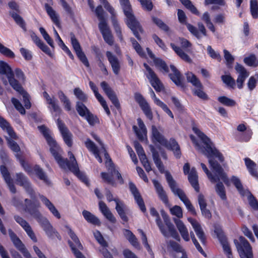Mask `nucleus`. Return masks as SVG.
<instances>
[{
	"label": "nucleus",
	"instance_id": "nucleus-1",
	"mask_svg": "<svg viewBox=\"0 0 258 258\" xmlns=\"http://www.w3.org/2000/svg\"><path fill=\"white\" fill-rule=\"evenodd\" d=\"M193 131L198 136L205 146H202L201 143L196 140L194 136L191 135L190 138L194 144L196 149L199 152L206 156L209 159L210 167L215 174V175H213L209 171L206 165L201 163V166L208 178L212 182H215L222 180L226 185H229L230 182L228 178L224 172L223 169L219 164L212 159V157L215 156L217 157L221 162H223L224 159L223 156L215 148L213 147L210 140L204 133L196 127H194Z\"/></svg>",
	"mask_w": 258,
	"mask_h": 258
},
{
	"label": "nucleus",
	"instance_id": "nucleus-2",
	"mask_svg": "<svg viewBox=\"0 0 258 258\" xmlns=\"http://www.w3.org/2000/svg\"><path fill=\"white\" fill-rule=\"evenodd\" d=\"M16 176V181L20 185L24 187L30 197L33 200V203L31 200L26 199L25 210L37 220L49 237L53 238L54 236L58 237V233L53 229L48 219L42 216L40 212L34 207V205L35 207H39V204L35 203L36 195L27 177L21 173H17Z\"/></svg>",
	"mask_w": 258,
	"mask_h": 258
},
{
	"label": "nucleus",
	"instance_id": "nucleus-3",
	"mask_svg": "<svg viewBox=\"0 0 258 258\" xmlns=\"http://www.w3.org/2000/svg\"><path fill=\"white\" fill-rule=\"evenodd\" d=\"M39 130L43 135L48 145L49 146V150L56 161L59 166L63 169H71V167L78 166L77 161L74 154L71 152H68L70 161L67 159L61 157L62 150L60 149L56 141L51 136L49 131L44 126H38Z\"/></svg>",
	"mask_w": 258,
	"mask_h": 258
},
{
	"label": "nucleus",
	"instance_id": "nucleus-4",
	"mask_svg": "<svg viewBox=\"0 0 258 258\" xmlns=\"http://www.w3.org/2000/svg\"><path fill=\"white\" fill-rule=\"evenodd\" d=\"M151 215L156 217V222L161 232L165 237L170 235L177 240H180V237L175 230L174 225L171 222L168 216L163 211L162 212V216L163 218L166 227L163 224L160 218L159 213L154 208H151L150 210Z\"/></svg>",
	"mask_w": 258,
	"mask_h": 258
},
{
	"label": "nucleus",
	"instance_id": "nucleus-5",
	"mask_svg": "<svg viewBox=\"0 0 258 258\" xmlns=\"http://www.w3.org/2000/svg\"><path fill=\"white\" fill-rule=\"evenodd\" d=\"M123 12L127 18L126 24L132 30L135 36L138 39L139 32H142V28L133 14L132 6L129 0H119Z\"/></svg>",
	"mask_w": 258,
	"mask_h": 258
},
{
	"label": "nucleus",
	"instance_id": "nucleus-6",
	"mask_svg": "<svg viewBox=\"0 0 258 258\" xmlns=\"http://www.w3.org/2000/svg\"><path fill=\"white\" fill-rule=\"evenodd\" d=\"M104 155L106 159L105 165L108 173H101V176L103 180L105 182L114 186L115 185V181L113 179V176H116V178L119 180V183L123 184V180L120 173L119 172L118 170L115 168V166L112 163L111 159L109 158L108 154L105 151Z\"/></svg>",
	"mask_w": 258,
	"mask_h": 258
},
{
	"label": "nucleus",
	"instance_id": "nucleus-7",
	"mask_svg": "<svg viewBox=\"0 0 258 258\" xmlns=\"http://www.w3.org/2000/svg\"><path fill=\"white\" fill-rule=\"evenodd\" d=\"M0 74L5 75L11 87L18 92H22L23 88L14 78V74L10 66L6 62L0 60Z\"/></svg>",
	"mask_w": 258,
	"mask_h": 258
},
{
	"label": "nucleus",
	"instance_id": "nucleus-8",
	"mask_svg": "<svg viewBox=\"0 0 258 258\" xmlns=\"http://www.w3.org/2000/svg\"><path fill=\"white\" fill-rule=\"evenodd\" d=\"M239 242L235 239L234 242L241 258H253L252 248L248 242L243 237H240Z\"/></svg>",
	"mask_w": 258,
	"mask_h": 258
},
{
	"label": "nucleus",
	"instance_id": "nucleus-9",
	"mask_svg": "<svg viewBox=\"0 0 258 258\" xmlns=\"http://www.w3.org/2000/svg\"><path fill=\"white\" fill-rule=\"evenodd\" d=\"M165 176L167 183L174 195L177 196L184 204L188 202L189 201V199L187 198L184 191L178 187L175 181L174 180L170 173L168 171H166Z\"/></svg>",
	"mask_w": 258,
	"mask_h": 258
},
{
	"label": "nucleus",
	"instance_id": "nucleus-10",
	"mask_svg": "<svg viewBox=\"0 0 258 258\" xmlns=\"http://www.w3.org/2000/svg\"><path fill=\"white\" fill-rule=\"evenodd\" d=\"M68 233L73 241V242H69L73 252L76 258H85V256L80 251V250L83 249V247L78 237L71 228L68 227Z\"/></svg>",
	"mask_w": 258,
	"mask_h": 258
},
{
	"label": "nucleus",
	"instance_id": "nucleus-11",
	"mask_svg": "<svg viewBox=\"0 0 258 258\" xmlns=\"http://www.w3.org/2000/svg\"><path fill=\"white\" fill-rule=\"evenodd\" d=\"M144 66L147 72L146 76L149 80L152 86L157 92L161 91L164 89V86L156 74L146 63H144Z\"/></svg>",
	"mask_w": 258,
	"mask_h": 258
},
{
	"label": "nucleus",
	"instance_id": "nucleus-12",
	"mask_svg": "<svg viewBox=\"0 0 258 258\" xmlns=\"http://www.w3.org/2000/svg\"><path fill=\"white\" fill-rule=\"evenodd\" d=\"M15 247L20 251L25 258H31V255L28 250L26 248L24 244L21 240L18 238L13 242ZM33 249L39 258H46L45 255L42 252L39 248L36 246H33Z\"/></svg>",
	"mask_w": 258,
	"mask_h": 258
},
{
	"label": "nucleus",
	"instance_id": "nucleus-13",
	"mask_svg": "<svg viewBox=\"0 0 258 258\" xmlns=\"http://www.w3.org/2000/svg\"><path fill=\"white\" fill-rule=\"evenodd\" d=\"M21 165L23 167L26 171L29 174H35L40 180H43L46 183H49V180L46 173L38 165H35L32 170H30L29 166L26 164L24 160H20Z\"/></svg>",
	"mask_w": 258,
	"mask_h": 258
},
{
	"label": "nucleus",
	"instance_id": "nucleus-14",
	"mask_svg": "<svg viewBox=\"0 0 258 258\" xmlns=\"http://www.w3.org/2000/svg\"><path fill=\"white\" fill-rule=\"evenodd\" d=\"M71 41L73 48L80 60L85 66L88 67L89 63L88 59L84 53L82 51L79 42L76 39L75 35L73 33L71 34Z\"/></svg>",
	"mask_w": 258,
	"mask_h": 258
},
{
	"label": "nucleus",
	"instance_id": "nucleus-15",
	"mask_svg": "<svg viewBox=\"0 0 258 258\" xmlns=\"http://www.w3.org/2000/svg\"><path fill=\"white\" fill-rule=\"evenodd\" d=\"M101 4H102L104 8L111 14L113 17L112 18V23L115 31L117 37L119 38L121 41H123V37L121 34V29L117 20L114 17V10L113 8L109 5L107 0H100Z\"/></svg>",
	"mask_w": 258,
	"mask_h": 258
},
{
	"label": "nucleus",
	"instance_id": "nucleus-16",
	"mask_svg": "<svg viewBox=\"0 0 258 258\" xmlns=\"http://www.w3.org/2000/svg\"><path fill=\"white\" fill-rule=\"evenodd\" d=\"M135 99L139 104L146 117L150 120L153 119V113L149 104L144 97L139 93L135 94Z\"/></svg>",
	"mask_w": 258,
	"mask_h": 258
},
{
	"label": "nucleus",
	"instance_id": "nucleus-17",
	"mask_svg": "<svg viewBox=\"0 0 258 258\" xmlns=\"http://www.w3.org/2000/svg\"><path fill=\"white\" fill-rule=\"evenodd\" d=\"M14 219L15 221L21 225L31 240L33 242H36L37 241V237L30 224L25 219L19 216H15Z\"/></svg>",
	"mask_w": 258,
	"mask_h": 258
},
{
	"label": "nucleus",
	"instance_id": "nucleus-18",
	"mask_svg": "<svg viewBox=\"0 0 258 258\" xmlns=\"http://www.w3.org/2000/svg\"><path fill=\"white\" fill-rule=\"evenodd\" d=\"M57 123L59 130L62 136L64 143L71 147L73 144V135L67 127L65 124L59 119H57Z\"/></svg>",
	"mask_w": 258,
	"mask_h": 258
},
{
	"label": "nucleus",
	"instance_id": "nucleus-19",
	"mask_svg": "<svg viewBox=\"0 0 258 258\" xmlns=\"http://www.w3.org/2000/svg\"><path fill=\"white\" fill-rule=\"evenodd\" d=\"M100 86L112 104L116 108H119L120 104L117 96L109 85L106 82L103 81L100 83Z\"/></svg>",
	"mask_w": 258,
	"mask_h": 258
},
{
	"label": "nucleus",
	"instance_id": "nucleus-20",
	"mask_svg": "<svg viewBox=\"0 0 258 258\" xmlns=\"http://www.w3.org/2000/svg\"><path fill=\"white\" fill-rule=\"evenodd\" d=\"M161 128L153 125L151 127V139L154 143H158L161 145L168 147L167 141L161 133Z\"/></svg>",
	"mask_w": 258,
	"mask_h": 258
},
{
	"label": "nucleus",
	"instance_id": "nucleus-21",
	"mask_svg": "<svg viewBox=\"0 0 258 258\" xmlns=\"http://www.w3.org/2000/svg\"><path fill=\"white\" fill-rule=\"evenodd\" d=\"M235 69L236 72L238 74L236 80L237 87L239 89H241L243 87V84L245 80L249 76V73L242 66L238 63L235 66Z\"/></svg>",
	"mask_w": 258,
	"mask_h": 258
},
{
	"label": "nucleus",
	"instance_id": "nucleus-22",
	"mask_svg": "<svg viewBox=\"0 0 258 258\" xmlns=\"http://www.w3.org/2000/svg\"><path fill=\"white\" fill-rule=\"evenodd\" d=\"M188 31L196 38L200 39L202 37V34L204 36H207V31L204 25L201 23H198L199 30L193 25L189 24H185Z\"/></svg>",
	"mask_w": 258,
	"mask_h": 258
},
{
	"label": "nucleus",
	"instance_id": "nucleus-23",
	"mask_svg": "<svg viewBox=\"0 0 258 258\" xmlns=\"http://www.w3.org/2000/svg\"><path fill=\"white\" fill-rule=\"evenodd\" d=\"M129 187L132 194L134 197L136 203L138 205L141 210L142 212H145L146 210V209L144 204V202L136 185L133 183L130 182Z\"/></svg>",
	"mask_w": 258,
	"mask_h": 258
},
{
	"label": "nucleus",
	"instance_id": "nucleus-24",
	"mask_svg": "<svg viewBox=\"0 0 258 258\" xmlns=\"http://www.w3.org/2000/svg\"><path fill=\"white\" fill-rule=\"evenodd\" d=\"M188 221L191 224L199 239L202 243L204 244L206 240V236L200 224L196 220L191 218H188Z\"/></svg>",
	"mask_w": 258,
	"mask_h": 258
},
{
	"label": "nucleus",
	"instance_id": "nucleus-25",
	"mask_svg": "<svg viewBox=\"0 0 258 258\" xmlns=\"http://www.w3.org/2000/svg\"><path fill=\"white\" fill-rule=\"evenodd\" d=\"M89 86L92 91H93L94 95L98 100V101L100 102L101 106L104 108L105 111L107 113L108 115H109L110 114V111L109 110V109L107 105L106 101L104 100L103 97L101 96V94L99 93L98 92V89L97 87L96 86V85L94 84V83L92 81L89 82Z\"/></svg>",
	"mask_w": 258,
	"mask_h": 258
},
{
	"label": "nucleus",
	"instance_id": "nucleus-26",
	"mask_svg": "<svg viewBox=\"0 0 258 258\" xmlns=\"http://www.w3.org/2000/svg\"><path fill=\"white\" fill-rule=\"evenodd\" d=\"M153 183L156 189V191L158 195L159 199L168 207L170 206L168 202V197L165 191L161 184L156 180H152Z\"/></svg>",
	"mask_w": 258,
	"mask_h": 258
},
{
	"label": "nucleus",
	"instance_id": "nucleus-27",
	"mask_svg": "<svg viewBox=\"0 0 258 258\" xmlns=\"http://www.w3.org/2000/svg\"><path fill=\"white\" fill-rule=\"evenodd\" d=\"M106 57L111 66L112 71L115 75H118L120 71V66L118 58L110 51L106 53Z\"/></svg>",
	"mask_w": 258,
	"mask_h": 258
},
{
	"label": "nucleus",
	"instance_id": "nucleus-28",
	"mask_svg": "<svg viewBox=\"0 0 258 258\" xmlns=\"http://www.w3.org/2000/svg\"><path fill=\"white\" fill-rule=\"evenodd\" d=\"M99 28L105 41L109 45H112L114 42L113 36L107 24H99Z\"/></svg>",
	"mask_w": 258,
	"mask_h": 258
},
{
	"label": "nucleus",
	"instance_id": "nucleus-29",
	"mask_svg": "<svg viewBox=\"0 0 258 258\" xmlns=\"http://www.w3.org/2000/svg\"><path fill=\"white\" fill-rule=\"evenodd\" d=\"M43 204L47 208L51 214L57 219L61 218L60 214L54 205L46 197L43 195H39Z\"/></svg>",
	"mask_w": 258,
	"mask_h": 258
},
{
	"label": "nucleus",
	"instance_id": "nucleus-30",
	"mask_svg": "<svg viewBox=\"0 0 258 258\" xmlns=\"http://www.w3.org/2000/svg\"><path fill=\"white\" fill-rule=\"evenodd\" d=\"M43 95L47 103L50 106V109L55 112L59 113L61 109L58 105L57 99L54 96L50 97L46 92H43Z\"/></svg>",
	"mask_w": 258,
	"mask_h": 258
},
{
	"label": "nucleus",
	"instance_id": "nucleus-31",
	"mask_svg": "<svg viewBox=\"0 0 258 258\" xmlns=\"http://www.w3.org/2000/svg\"><path fill=\"white\" fill-rule=\"evenodd\" d=\"M139 128L134 125L133 130L140 140H143L145 136L147 135V128L144 122L141 118L137 119Z\"/></svg>",
	"mask_w": 258,
	"mask_h": 258
},
{
	"label": "nucleus",
	"instance_id": "nucleus-32",
	"mask_svg": "<svg viewBox=\"0 0 258 258\" xmlns=\"http://www.w3.org/2000/svg\"><path fill=\"white\" fill-rule=\"evenodd\" d=\"M99 209L102 214L110 222L115 223L116 221V218L111 212L106 205L102 201L99 203Z\"/></svg>",
	"mask_w": 258,
	"mask_h": 258
},
{
	"label": "nucleus",
	"instance_id": "nucleus-33",
	"mask_svg": "<svg viewBox=\"0 0 258 258\" xmlns=\"http://www.w3.org/2000/svg\"><path fill=\"white\" fill-rule=\"evenodd\" d=\"M0 127L8 133L10 137L16 140L17 136L10 123L3 117L0 116Z\"/></svg>",
	"mask_w": 258,
	"mask_h": 258
},
{
	"label": "nucleus",
	"instance_id": "nucleus-34",
	"mask_svg": "<svg viewBox=\"0 0 258 258\" xmlns=\"http://www.w3.org/2000/svg\"><path fill=\"white\" fill-rule=\"evenodd\" d=\"M174 221L182 238L185 241H188L189 240V234L185 225L179 219H174Z\"/></svg>",
	"mask_w": 258,
	"mask_h": 258
},
{
	"label": "nucleus",
	"instance_id": "nucleus-35",
	"mask_svg": "<svg viewBox=\"0 0 258 258\" xmlns=\"http://www.w3.org/2000/svg\"><path fill=\"white\" fill-rule=\"evenodd\" d=\"M170 69L172 73H170L169 76L171 80L177 85L179 86H182V82L181 80V76L179 71L173 65L170 66Z\"/></svg>",
	"mask_w": 258,
	"mask_h": 258
},
{
	"label": "nucleus",
	"instance_id": "nucleus-36",
	"mask_svg": "<svg viewBox=\"0 0 258 258\" xmlns=\"http://www.w3.org/2000/svg\"><path fill=\"white\" fill-rule=\"evenodd\" d=\"M188 180L192 186L197 192L199 191L200 188L198 184V176L195 168H192L188 175Z\"/></svg>",
	"mask_w": 258,
	"mask_h": 258
},
{
	"label": "nucleus",
	"instance_id": "nucleus-37",
	"mask_svg": "<svg viewBox=\"0 0 258 258\" xmlns=\"http://www.w3.org/2000/svg\"><path fill=\"white\" fill-rule=\"evenodd\" d=\"M125 237L128 240L130 243L135 248L140 249V244L136 236L129 230L125 229L123 231Z\"/></svg>",
	"mask_w": 258,
	"mask_h": 258
},
{
	"label": "nucleus",
	"instance_id": "nucleus-38",
	"mask_svg": "<svg viewBox=\"0 0 258 258\" xmlns=\"http://www.w3.org/2000/svg\"><path fill=\"white\" fill-rule=\"evenodd\" d=\"M228 180L230 183L231 181L234 185L240 195L242 197H244L246 191H248V190L243 187L240 179L237 176H233L230 180L229 179ZM230 185V184L229 186Z\"/></svg>",
	"mask_w": 258,
	"mask_h": 258
},
{
	"label": "nucleus",
	"instance_id": "nucleus-39",
	"mask_svg": "<svg viewBox=\"0 0 258 258\" xmlns=\"http://www.w3.org/2000/svg\"><path fill=\"white\" fill-rule=\"evenodd\" d=\"M114 202L116 203L115 209L118 215L123 221L127 222L128 218L124 212L125 205L124 203L119 200H114Z\"/></svg>",
	"mask_w": 258,
	"mask_h": 258
},
{
	"label": "nucleus",
	"instance_id": "nucleus-40",
	"mask_svg": "<svg viewBox=\"0 0 258 258\" xmlns=\"http://www.w3.org/2000/svg\"><path fill=\"white\" fill-rule=\"evenodd\" d=\"M245 163L250 174L256 178H258V173L256 171V164L248 158L244 159Z\"/></svg>",
	"mask_w": 258,
	"mask_h": 258
},
{
	"label": "nucleus",
	"instance_id": "nucleus-41",
	"mask_svg": "<svg viewBox=\"0 0 258 258\" xmlns=\"http://www.w3.org/2000/svg\"><path fill=\"white\" fill-rule=\"evenodd\" d=\"M45 8L47 13L50 17L51 20L57 26L59 27L60 26V22L58 16L56 14V12L47 4L45 5Z\"/></svg>",
	"mask_w": 258,
	"mask_h": 258
},
{
	"label": "nucleus",
	"instance_id": "nucleus-42",
	"mask_svg": "<svg viewBox=\"0 0 258 258\" xmlns=\"http://www.w3.org/2000/svg\"><path fill=\"white\" fill-rule=\"evenodd\" d=\"M170 45L176 54L183 60L187 62H191V59L190 57L185 53L179 47L176 46L175 44L171 43Z\"/></svg>",
	"mask_w": 258,
	"mask_h": 258
},
{
	"label": "nucleus",
	"instance_id": "nucleus-43",
	"mask_svg": "<svg viewBox=\"0 0 258 258\" xmlns=\"http://www.w3.org/2000/svg\"><path fill=\"white\" fill-rule=\"evenodd\" d=\"M82 214L85 220H87L88 222L94 225H100L101 223L99 219L90 212L86 210H84L82 212Z\"/></svg>",
	"mask_w": 258,
	"mask_h": 258
},
{
	"label": "nucleus",
	"instance_id": "nucleus-44",
	"mask_svg": "<svg viewBox=\"0 0 258 258\" xmlns=\"http://www.w3.org/2000/svg\"><path fill=\"white\" fill-rule=\"evenodd\" d=\"M168 147H166L169 149H171L173 151L174 155L177 158L180 157L181 153L180 151V147L176 141L174 139H170L169 142H167Z\"/></svg>",
	"mask_w": 258,
	"mask_h": 258
},
{
	"label": "nucleus",
	"instance_id": "nucleus-45",
	"mask_svg": "<svg viewBox=\"0 0 258 258\" xmlns=\"http://www.w3.org/2000/svg\"><path fill=\"white\" fill-rule=\"evenodd\" d=\"M187 81L196 88H202L203 85L198 78L192 73L188 72L186 74Z\"/></svg>",
	"mask_w": 258,
	"mask_h": 258
},
{
	"label": "nucleus",
	"instance_id": "nucleus-46",
	"mask_svg": "<svg viewBox=\"0 0 258 258\" xmlns=\"http://www.w3.org/2000/svg\"><path fill=\"white\" fill-rule=\"evenodd\" d=\"M69 170L73 172L80 180H81L86 184L87 185L89 184L87 177L85 174L80 171L78 165L73 166V167H71V169Z\"/></svg>",
	"mask_w": 258,
	"mask_h": 258
},
{
	"label": "nucleus",
	"instance_id": "nucleus-47",
	"mask_svg": "<svg viewBox=\"0 0 258 258\" xmlns=\"http://www.w3.org/2000/svg\"><path fill=\"white\" fill-rule=\"evenodd\" d=\"M244 196L247 197L250 207L255 210H258V201L251 193L249 190L246 191Z\"/></svg>",
	"mask_w": 258,
	"mask_h": 258
},
{
	"label": "nucleus",
	"instance_id": "nucleus-48",
	"mask_svg": "<svg viewBox=\"0 0 258 258\" xmlns=\"http://www.w3.org/2000/svg\"><path fill=\"white\" fill-rule=\"evenodd\" d=\"M76 109L79 115L82 117H84L90 112L86 106L79 101L77 102Z\"/></svg>",
	"mask_w": 258,
	"mask_h": 258
},
{
	"label": "nucleus",
	"instance_id": "nucleus-49",
	"mask_svg": "<svg viewBox=\"0 0 258 258\" xmlns=\"http://www.w3.org/2000/svg\"><path fill=\"white\" fill-rule=\"evenodd\" d=\"M244 62L248 66L255 67L258 66V59L253 54L244 58Z\"/></svg>",
	"mask_w": 258,
	"mask_h": 258
},
{
	"label": "nucleus",
	"instance_id": "nucleus-50",
	"mask_svg": "<svg viewBox=\"0 0 258 258\" xmlns=\"http://www.w3.org/2000/svg\"><path fill=\"white\" fill-rule=\"evenodd\" d=\"M96 15L97 16L98 20L100 21L99 24H102L104 25L107 24L105 19L104 17V10L101 6H98L95 10Z\"/></svg>",
	"mask_w": 258,
	"mask_h": 258
},
{
	"label": "nucleus",
	"instance_id": "nucleus-51",
	"mask_svg": "<svg viewBox=\"0 0 258 258\" xmlns=\"http://www.w3.org/2000/svg\"><path fill=\"white\" fill-rule=\"evenodd\" d=\"M215 189L217 194L219 196L222 200H225L226 199L225 187L222 182H218L217 183Z\"/></svg>",
	"mask_w": 258,
	"mask_h": 258
},
{
	"label": "nucleus",
	"instance_id": "nucleus-52",
	"mask_svg": "<svg viewBox=\"0 0 258 258\" xmlns=\"http://www.w3.org/2000/svg\"><path fill=\"white\" fill-rule=\"evenodd\" d=\"M180 2L193 14L199 16L200 13L189 0H180Z\"/></svg>",
	"mask_w": 258,
	"mask_h": 258
},
{
	"label": "nucleus",
	"instance_id": "nucleus-53",
	"mask_svg": "<svg viewBox=\"0 0 258 258\" xmlns=\"http://www.w3.org/2000/svg\"><path fill=\"white\" fill-rule=\"evenodd\" d=\"M39 31L42 35L44 40L52 48H54V43L52 39L43 27L39 28Z\"/></svg>",
	"mask_w": 258,
	"mask_h": 258
},
{
	"label": "nucleus",
	"instance_id": "nucleus-54",
	"mask_svg": "<svg viewBox=\"0 0 258 258\" xmlns=\"http://www.w3.org/2000/svg\"><path fill=\"white\" fill-rule=\"evenodd\" d=\"M74 95L76 97L84 102L87 100V96L84 93V92L79 88H76L74 90Z\"/></svg>",
	"mask_w": 258,
	"mask_h": 258
},
{
	"label": "nucleus",
	"instance_id": "nucleus-55",
	"mask_svg": "<svg viewBox=\"0 0 258 258\" xmlns=\"http://www.w3.org/2000/svg\"><path fill=\"white\" fill-rule=\"evenodd\" d=\"M218 101L223 105L228 106H233L235 105L234 100L225 96H221L218 98Z\"/></svg>",
	"mask_w": 258,
	"mask_h": 258
},
{
	"label": "nucleus",
	"instance_id": "nucleus-56",
	"mask_svg": "<svg viewBox=\"0 0 258 258\" xmlns=\"http://www.w3.org/2000/svg\"><path fill=\"white\" fill-rule=\"evenodd\" d=\"M10 15L14 19L16 23L22 28H25V23L22 18L15 12H10Z\"/></svg>",
	"mask_w": 258,
	"mask_h": 258
},
{
	"label": "nucleus",
	"instance_id": "nucleus-57",
	"mask_svg": "<svg viewBox=\"0 0 258 258\" xmlns=\"http://www.w3.org/2000/svg\"><path fill=\"white\" fill-rule=\"evenodd\" d=\"M0 52L3 55L10 57L14 58L15 57L14 53L9 48L5 47L0 43Z\"/></svg>",
	"mask_w": 258,
	"mask_h": 258
},
{
	"label": "nucleus",
	"instance_id": "nucleus-58",
	"mask_svg": "<svg viewBox=\"0 0 258 258\" xmlns=\"http://www.w3.org/2000/svg\"><path fill=\"white\" fill-rule=\"evenodd\" d=\"M86 148L93 154L99 151L95 144L89 139H87L85 142Z\"/></svg>",
	"mask_w": 258,
	"mask_h": 258
},
{
	"label": "nucleus",
	"instance_id": "nucleus-59",
	"mask_svg": "<svg viewBox=\"0 0 258 258\" xmlns=\"http://www.w3.org/2000/svg\"><path fill=\"white\" fill-rule=\"evenodd\" d=\"M221 79L223 82L228 86L233 88L235 85L234 79L230 75H223Z\"/></svg>",
	"mask_w": 258,
	"mask_h": 258
},
{
	"label": "nucleus",
	"instance_id": "nucleus-60",
	"mask_svg": "<svg viewBox=\"0 0 258 258\" xmlns=\"http://www.w3.org/2000/svg\"><path fill=\"white\" fill-rule=\"evenodd\" d=\"M258 4L256 0H250V11L254 18L257 17Z\"/></svg>",
	"mask_w": 258,
	"mask_h": 258
},
{
	"label": "nucleus",
	"instance_id": "nucleus-61",
	"mask_svg": "<svg viewBox=\"0 0 258 258\" xmlns=\"http://www.w3.org/2000/svg\"><path fill=\"white\" fill-rule=\"evenodd\" d=\"M219 239L225 252L226 253L227 255L231 254V249L226 239L223 236H219Z\"/></svg>",
	"mask_w": 258,
	"mask_h": 258
},
{
	"label": "nucleus",
	"instance_id": "nucleus-62",
	"mask_svg": "<svg viewBox=\"0 0 258 258\" xmlns=\"http://www.w3.org/2000/svg\"><path fill=\"white\" fill-rule=\"evenodd\" d=\"M154 61L157 68L162 70L165 73L168 72V68L164 61L158 58H155Z\"/></svg>",
	"mask_w": 258,
	"mask_h": 258
},
{
	"label": "nucleus",
	"instance_id": "nucleus-63",
	"mask_svg": "<svg viewBox=\"0 0 258 258\" xmlns=\"http://www.w3.org/2000/svg\"><path fill=\"white\" fill-rule=\"evenodd\" d=\"M203 87L202 88H196L192 90L194 95L197 96L198 97L205 100L208 99L207 95L203 91Z\"/></svg>",
	"mask_w": 258,
	"mask_h": 258
},
{
	"label": "nucleus",
	"instance_id": "nucleus-64",
	"mask_svg": "<svg viewBox=\"0 0 258 258\" xmlns=\"http://www.w3.org/2000/svg\"><path fill=\"white\" fill-rule=\"evenodd\" d=\"M12 102L16 109L22 114L25 113V110L20 101L15 98H12Z\"/></svg>",
	"mask_w": 258,
	"mask_h": 258
}]
</instances>
